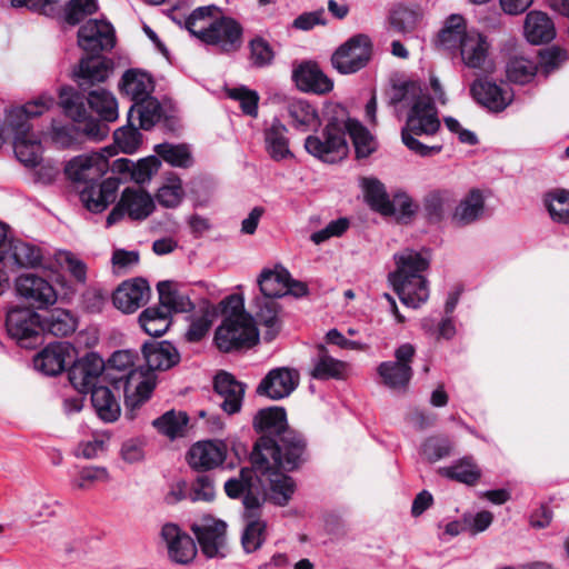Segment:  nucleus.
Here are the masks:
<instances>
[{
    "label": "nucleus",
    "instance_id": "obj_1",
    "mask_svg": "<svg viewBox=\"0 0 569 569\" xmlns=\"http://www.w3.org/2000/svg\"><path fill=\"white\" fill-rule=\"evenodd\" d=\"M307 459V440L305 436L289 429L279 437H260L250 455V461L258 470L268 472L269 499L286 506L291 499L296 485L291 477L281 470L293 471Z\"/></svg>",
    "mask_w": 569,
    "mask_h": 569
},
{
    "label": "nucleus",
    "instance_id": "obj_2",
    "mask_svg": "<svg viewBox=\"0 0 569 569\" xmlns=\"http://www.w3.org/2000/svg\"><path fill=\"white\" fill-rule=\"evenodd\" d=\"M391 103L408 108L406 126L401 130L403 144L420 157H432L442 151V143L427 144L419 137H432L440 129L438 111L432 98L420 84L405 82L393 87Z\"/></svg>",
    "mask_w": 569,
    "mask_h": 569
},
{
    "label": "nucleus",
    "instance_id": "obj_3",
    "mask_svg": "<svg viewBox=\"0 0 569 569\" xmlns=\"http://www.w3.org/2000/svg\"><path fill=\"white\" fill-rule=\"evenodd\" d=\"M60 104L63 112L74 123L62 126L52 123L48 133L50 141L59 149L76 147L82 142V138L100 141L108 136L109 128L106 123L89 114L84 98L73 89H62Z\"/></svg>",
    "mask_w": 569,
    "mask_h": 569
},
{
    "label": "nucleus",
    "instance_id": "obj_4",
    "mask_svg": "<svg viewBox=\"0 0 569 569\" xmlns=\"http://www.w3.org/2000/svg\"><path fill=\"white\" fill-rule=\"evenodd\" d=\"M134 355L129 350L112 353L106 365V378L117 391L123 390L126 416L136 417L134 411L150 397L156 387V378L144 372L142 367L132 368Z\"/></svg>",
    "mask_w": 569,
    "mask_h": 569
},
{
    "label": "nucleus",
    "instance_id": "obj_5",
    "mask_svg": "<svg viewBox=\"0 0 569 569\" xmlns=\"http://www.w3.org/2000/svg\"><path fill=\"white\" fill-rule=\"evenodd\" d=\"M219 8L214 4L198 7L186 19V29L201 42L223 53L237 51L242 43L243 29L230 17L212 19Z\"/></svg>",
    "mask_w": 569,
    "mask_h": 569
},
{
    "label": "nucleus",
    "instance_id": "obj_6",
    "mask_svg": "<svg viewBox=\"0 0 569 569\" xmlns=\"http://www.w3.org/2000/svg\"><path fill=\"white\" fill-rule=\"evenodd\" d=\"M396 270L388 279L401 302L410 308H419L429 298L428 280L423 272L429 267V259L413 249H403L393 256Z\"/></svg>",
    "mask_w": 569,
    "mask_h": 569
},
{
    "label": "nucleus",
    "instance_id": "obj_7",
    "mask_svg": "<svg viewBox=\"0 0 569 569\" xmlns=\"http://www.w3.org/2000/svg\"><path fill=\"white\" fill-rule=\"evenodd\" d=\"M36 100L16 106L6 111L0 127V148L12 137L13 152L17 160L24 167L36 168Z\"/></svg>",
    "mask_w": 569,
    "mask_h": 569
},
{
    "label": "nucleus",
    "instance_id": "obj_8",
    "mask_svg": "<svg viewBox=\"0 0 569 569\" xmlns=\"http://www.w3.org/2000/svg\"><path fill=\"white\" fill-rule=\"evenodd\" d=\"M0 262L13 273V292L19 297H34L36 250L33 246L8 236L7 224L0 222Z\"/></svg>",
    "mask_w": 569,
    "mask_h": 569
},
{
    "label": "nucleus",
    "instance_id": "obj_9",
    "mask_svg": "<svg viewBox=\"0 0 569 569\" xmlns=\"http://www.w3.org/2000/svg\"><path fill=\"white\" fill-rule=\"evenodd\" d=\"M269 491L268 472L252 468H241L237 477L224 482L226 495L231 499L242 498L243 512L252 517L262 507L264 496Z\"/></svg>",
    "mask_w": 569,
    "mask_h": 569
},
{
    "label": "nucleus",
    "instance_id": "obj_10",
    "mask_svg": "<svg viewBox=\"0 0 569 569\" xmlns=\"http://www.w3.org/2000/svg\"><path fill=\"white\" fill-rule=\"evenodd\" d=\"M345 127L343 117L330 118L322 131L306 138V151L328 163L342 159L348 152Z\"/></svg>",
    "mask_w": 569,
    "mask_h": 569
},
{
    "label": "nucleus",
    "instance_id": "obj_11",
    "mask_svg": "<svg viewBox=\"0 0 569 569\" xmlns=\"http://www.w3.org/2000/svg\"><path fill=\"white\" fill-rule=\"evenodd\" d=\"M14 297L18 303L9 308L6 318L8 336L19 348L33 351L36 349V296L24 298L14 292Z\"/></svg>",
    "mask_w": 569,
    "mask_h": 569
},
{
    "label": "nucleus",
    "instance_id": "obj_12",
    "mask_svg": "<svg viewBox=\"0 0 569 569\" xmlns=\"http://www.w3.org/2000/svg\"><path fill=\"white\" fill-rule=\"evenodd\" d=\"M259 340V332L250 315L224 317L216 329L214 342L222 352L250 348Z\"/></svg>",
    "mask_w": 569,
    "mask_h": 569
},
{
    "label": "nucleus",
    "instance_id": "obj_13",
    "mask_svg": "<svg viewBox=\"0 0 569 569\" xmlns=\"http://www.w3.org/2000/svg\"><path fill=\"white\" fill-rule=\"evenodd\" d=\"M64 267L77 283L87 284L88 266L83 260L69 250L48 251L38 246V270L49 271L62 288L68 286L66 278L59 272Z\"/></svg>",
    "mask_w": 569,
    "mask_h": 569
},
{
    "label": "nucleus",
    "instance_id": "obj_14",
    "mask_svg": "<svg viewBox=\"0 0 569 569\" xmlns=\"http://www.w3.org/2000/svg\"><path fill=\"white\" fill-rule=\"evenodd\" d=\"M372 56V42L367 34L349 38L332 54L333 68L341 74L356 73L363 69Z\"/></svg>",
    "mask_w": 569,
    "mask_h": 569
},
{
    "label": "nucleus",
    "instance_id": "obj_15",
    "mask_svg": "<svg viewBox=\"0 0 569 569\" xmlns=\"http://www.w3.org/2000/svg\"><path fill=\"white\" fill-rule=\"evenodd\" d=\"M112 153L108 148L102 152H91L73 157L64 167L67 177L76 184L84 187L94 183L109 170V157Z\"/></svg>",
    "mask_w": 569,
    "mask_h": 569
},
{
    "label": "nucleus",
    "instance_id": "obj_16",
    "mask_svg": "<svg viewBox=\"0 0 569 569\" xmlns=\"http://www.w3.org/2000/svg\"><path fill=\"white\" fill-rule=\"evenodd\" d=\"M416 349L411 343H402L395 350V361H383L377 372L381 377L383 385L392 390H406L411 378V362Z\"/></svg>",
    "mask_w": 569,
    "mask_h": 569
},
{
    "label": "nucleus",
    "instance_id": "obj_17",
    "mask_svg": "<svg viewBox=\"0 0 569 569\" xmlns=\"http://www.w3.org/2000/svg\"><path fill=\"white\" fill-rule=\"evenodd\" d=\"M202 553L211 558H224L228 553L227 523L210 516L191 526Z\"/></svg>",
    "mask_w": 569,
    "mask_h": 569
},
{
    "label": "nucleus",
    "instance_id": "obj_18",
    "mask_svg": "<svg viewBox=\"0 0 569 569\" xmlns=\"http://www.w3.org/2000/svg\"><path fill=\"white\" fill-rule=\"evenodd\" d=\"M106 370L104 360L96 352H89L72 363L68 370V378L71 386L79 392L88 395L99 386Z\"/></svg>",
    "mask_w": 569,
    "mask_h": 569
},
{
    "label": "nucleus",
    "instance_id": "obj_19",
    "mask_svg": "<svg viewBox=\"0 0 569 569\" xmlns=\"http://www.w3.org/2000/svg\"><path fill=\"white\" fill-rule=\"evenodd\" d=\"M154 210L153 199L142 190L127 188L123 190L120 201L107 217V227L120 221L124 214L132 220H143Z\"/></svg>",
    "mask_w": 569,
    "mask_h": 569
},
{
    "label": "nucleus",
    "instance_id": "obj_20",
    "mask_svg": "<svg viewBox=\"0 0 569 569\" xmlns=\"http://www.w3.org/2000/svg\"><path fill=\"white\" fill-rule=\"evenodd\" d=\"M120 179L109 177L94 183L78 186V192L83 207L92 213L103 212L118 197Z\"/></svg>",
    "mask_w": 569,
    "mask_h": 569
},
{
    "label": "nucleus",
    "instance_id": "obj_21",
    "mask_svg": "<svg viewBox=\"0 0 569 569\" xmlns=\"http://www.w3.org/2000/svg\"><path fill=\"white\" fill-rule=\"evenodd\" d=\"M114 43V29L106 20L90 19L78 30V44L87 52L99 53L110 50Z\"/></svg>",
    "mask_w": 569,
    "mask_h": 569
},
{
    "label": "nucleus",
    "instance_id": "obj_22",
    "mask_svg": "<svg viewBox=\"0 0 569 569\" xmlns=\"http://www.w3.org/2000/svg\"><path fill=\"white\" fill-rule=\"evenodd\" d=\"M160 536L166 542L171 561L179 565H189L193 561L198 552L197 545L178 525L172 522L164 523Z\"/></svg>",
    "mask_w": 569,
    "mask_h": 569
},
{
    "label": "nucleus",
    "instance_id": "obj_23",
    "mask_svg": "<svg viewBox=\"0 0 569 569\" xmlns=\"http://www.w3.org/2000/svg\"><path fill=\"white\" fill-rule=\"evenodd\" d=\"M470 92L475 100L492 112L503 111L513 99L512 91L506 84H498L487 78L473 81Z\"/></svg>",
    "mask_w": 569,
    "mask_h": 569
},
{
    "label": "nucleus",
    "instance_id": "obj_24",
    "mask_svg": "<svg viewBox=\"0 0 569 569\" xmlns=\"http://www.w3.org/2000/svg\"><path fill=\"white\" fill-rule=\"evenodd\" d=\"M486 213V197L480 189L473 188L457 202L450 221L455 227L465 228L481 221Z\"/></svg>",
    "mask_w": 569,
    "mask_h": 569
},
{
    "label": "nucleus",
    "instance_id": "obj_25",
    "mask_svg": "<svg viewBox=\"0 0 569 569\" xmlns=\"http://www.w3.org/2000/svg\"><path fill=\"white\" fill-rule=\"evenodd\" d=\"M299 383V373L296 370L279 367L271 369L261 380L257 388L260 396H266L273 400L288 397Z\"/></svg>",
    "mask_w": 569,
    "mask_h": 569
},
{
    "label": "nucleus",
    "instance_id": "obj_26",
    "mask_svg": "<svg viewBox=\"0 0 569 569\" xmlns=\"http://www.w3.org/2000/svg\"><path fill=\"white\" fill-rule=\"evenodd\" d=\"M226 457L227 445L223 441H198L188 451L189 466L197 471L214 469L224 461Z\"/></svg>",
    "mask_w": 569,
    "mask_h": 569
},
{
    "label": "nucleus",
    "instance_id": "obj_27",
    "mask_svg": "<svg viewBox=\"0 0 569 569\" xmlns=\"http://www.w3.org/2000/svg\"><path fill=\"white\" fill-rule=\"evenodd\" d=\"M150 296V287L144 279L136 278L122 282L113 292L112 301L117 309L132 313L143 306Z\"/></svg>",
    "mask_w": 569,
    "mask_h": 569
},
{
    "label": "nucleus",
    "instance_id": "obj_28",
    "mask_svg": "<svg viewBox=\"0 0 569 569\" xmlns=\"http://www.w3.org/2000/svg\"><path fill=\"white\" fill-rule=\"evenodd\" d=\"M113 71L112 60L93 54L81 59L76 72L78 84L82 91L91 89L94 84L107 81Z\"/></svg>",
    "mask_w": 569,
    "mask_h": 569
},
{
    "label": "nucleus",
    "instance_id": "obj_29",
    "mask_svg": "<svg viewBox=\"0 0 569 569\" xmlns=\"http://www.w3.org/2000/svg\"><path fill=\"white\" fill-rule=\"evenodd\" d=\"M297 87L306 92L318 94L328 93L333 88V81L323 73L316 62L300 63L292 72Z\"/></svg>",
    "mask_w": 569,
    "mask_h": 569
},
{
    "label": "nucleus",
    "instance_id": "obj_30",
    "mask_svg": "<svg viewBox=\"0 0 569 569\" xmlns=\"http://www.w3.org/2000/svg\"><path fill=\"white\" fill-rule=\"evenodd\" d=\"M142 355L146 360L147 370L153 375L156 370H168L180 361V355L177 348L169 341H150L142 346Z\"/></svg>",
    "mask_w": 569,
    "mask_h": 569
},
{
    "label": "nucleus",
    "instance_id": "obj_31",
    "mask_svg": "<svg viewBox=\"0 0 569 569\" xmlns=\"http://www.w3.org/2000/svg\"><path fill=\"white\" fill-rule=\"evenodd\" d=\"M77 317L68 309L53 308L38 313V329L54 337H67L76 331Z\"/></svg>",
    "mask_w": 569,
    "mask_h": 569
},
{
    "label": "nucleus",
    "instance_id": "obj_32",
    "mask_svg": "<svg viewBox=\"0 0 569 569\" xmlns=\"http://www.w3.org/2000/svg\"><path fill=\"white\" fill-rule=\"evenodd\" d=\"M159 302L163 310L172 312H189L194 306L190 299L189 289L176 281H160L157 286Z\"/></svg>",
    "mask_w": 569,
    "mask_h": 569
},
{
    "label": "nucleus",
    "instance_id": "obj_33",
    "mask_svg": "<svg viewBox=\"0 0 569 569\" xmlns=\"http://www.w3.org/2000/svg\"><path fill=\"white\" fill-rule=\"evenodd\" d=\"M214 391L222 398L221 408L229 415L241 409L244 385L226 371L218 372L213 380Z\"/></svg>",
    "mask_w": 569,
    "mask_h": 569
},
{
    "label": "nucleus",
    "instance_id": "obj_34",
    "mask_svg": "<svg viewBox=\"0 0 569 569\" xmlns=\"http://www.w3.org/2000/svg\"><path fill=\"white\" fill-rule=\"evenodd\" d=\"M290 281L289 271L281 264L262 269L257 279L262 297L266 298H281L288 295Z\"/></svg>",
    "mask_w": 569,
    "mask_h": 569
},
{
    "label": "nucleus",
    "instance_id": "obj_35",
    "mask_svg": "<svg viewBox=\"0 0 569 569\" xmlns=\"http://www.w3.org/2000/svg\"><path fill=\"white\" fill-rule=\"evenodd\" d=\"M460 54L463 63L472 69H486L488 64L489 43L487 37L470 30L465 36L460 46Z\"/></svg>",
    "mask_w": 569,
    "mask_h": 569
},
{
    "label": "nucleus",
    "instance_id": "obj_36",
    "mask_svg": "<svg viewBox=\"0 0 569 569\" xmlns=\"http://www.w3.org/2000/svg\"><path fill=\"white\" fill-rule=\"evenodd\" d=\"M523 32L532 44L549 42L556 37V29L549 16L541 11H530L526 16Z\"/></svg>",
    "mask_w": 569,
    "mask_h": 569
},
{
    "label": "nucleus",
    "instance_id": "obj_37",
    "mask_svg": "<svg viewBox=\"0 0 569 569\" xmlns=\"http://www.w3.org/2000/svg\"><path fill=\"white\" fill-rule=\"evenodd\" d=\"M253 427L261 437H279L280 432L289 430L287 413L282 407L260 409L253 418Z\"/></svg>",
    "mask_w": 569,
    "mask_h": 569
},
{
    "label": "nucleus",
    "instance_id": "obj_38",
    "mask_svg": "<svg viewBox=\"0 0 569 569\" xmlns=\"http://www.w3.org/2000/svg\"><path fill=\"white\" fill-rule=\"evenodd\" d=\"M88 96L79 92L84 98L88 112L94 111L101 120L112 122L118 119V102L114 96L103 89H89L86 91ZM91 116V113H89Z\"/></svg>",
    "mask_w": 569,
    "mask_h": 569
},
{
    "label": "nucleus",
    "instance_id": "obj_39",
    "mask_svg": "<svg viewBox=\"0 0 569 569\" xmlns=\"http://www.w3.org/2000/svg\"><path fill=\"white\" fill-rule=\"evenodd\" d=\"M360 187L362 188L366 202L372 210L383 216H392L395 213V206L389 198L385 184L379 179L373 177L362 178Z\"/></svg>",
    "mask_w": 569,
    "mask_h": 569
},
{
    "label": "nucleus",
    "instance_id": "obj_40",
    "mask_svg": "<svg viewBox=\"0 0 569 569\" xmlns=\"http://www.w3.org/2000/svg\"><path fill=\"white\" fill-rule=\"evenodd\" d=\"M456 202V192L449 188L430 190L423 198L422 207L426 217L431 223L443 220L447 210Z\"/></svg>",
    "mask_w": 569,
    "mask_h": 569
},
{
    "label": "nucleus",
    "instance_id": "obj_41",
    "mask_svg": "<svg viewBox=\"0 0 569 569\" xmlns=\"http://www.w3.org/2000/svg\"><path fill=\"white\" fill-rule=\"evenodd\" d=\"M70 357V345L66 342L49 343L41 352H38V361L41 370L46 376H57L61 373Z\"/></svg>",
    "mask_w": 569,
    "mask_h": 569
},
{
    "label": "nucleus",
    "instance_id": "obj_42",
    "mask_svg": "<svg viewBox=\"0 0 569 569\" xmlns=\"http://www.w3.org/2000/svg\"><path fill=\"white\" fill-rule=\"evenodd\" d=\"M120 88L126 96L130 97L132 103H136L151 97L154 86L147 72L130 69L123 73Z\"/></svg>",
    "mask_w": 569,
    "mask_h": 569
},
{
    "label": "nucleus",
    "instance_id": "obj_43",
    "mask_svg": "<svg viewBox=\"0 0 569 569\" xmlns=\"http://www.w3.org/2000/svg\"><path fill=\"white\" fill-rule=\"evenodd\" d=\"M264 143L268 154L274 161H281L292 157L289 148V139L287 137V128L277 118H274L264 130Z\"/></svg>",
    "mask_w": 569,
    "mask_h": 569
},
{
    "label": "nucleus",
    "instance_id": "obj_44",
    "mask_svg": "<svg viewBox=\"0 0 569 569\" xmlns=\"http://www.w3.org/2000/svg\"><path fill=\"white\" fill-rule=\"evenodd\" d=\"M312 366L310 375L317 380L341 379L346 370L345 362L329 355L328 349L322 345L317 348Z\"/></svg>",
    "mask_w": 569,
    "mask_h": 569
},
{
    "label": "nucleus",
    "instance_id": "obj_45",
    "mask_svg": "<svg viewBox=\"0 0 569 569\" xmlns=\"http://www.w3.org/2000/svg\"><path fill=\"white\" fill-rule=\"evenodd\" d=\"M89 392L92 406L101 420L113 422L119 418L120 403L109 387L99 385Z\"/></svg>",
    "mask_w": 569,
    "mask_h": 569
},
{
    "label": "nucleus",
    "instance_id": "obj_46",
    "mask_svg": "<svg viewBox=\"0 0 569 569\" xmlns=\"http://www.w3.org/2000/svg\"><path fill=\"white\" fill-rule=\"evenodd\" d=\"M439 473L442 477L468 486L476 485L481 477V470L471 456L462 457L450 466L440 468Z\"/></svg>",
    "mask_w": 569,
    "mask_h": 569
},
{
    "label": "nucleus",
    "instance_id": "obj_47",
    "mask_svg": "<svg viewBox=\"0 0 569 569\" xmlns=\"http://www.w3.org/2000/svg\"><path fill=\"white\" fill-rule=\"evenodd\" d=\"M137 117L139 127L143 130H150L158 123L162 117V107L152 96L141 101L132 103L128 111V122Z\"/></svg>",
    "mask_w": 569,
    "mask_h": 569
},
{
    "label": "nucleus",
    "instance_id": "obj_48",
    "mask_svg": "<svg viewBox=\"0 0 569 569\" xmlns=\"http://www.w3.org/2000/svg\"><path fill=\"white\" fill-rule=\"evenodd\" d=\"M292 126L300 131H308L320 126L317 109L306 100H291L287 107Z\"/></svg>",
    "mask_w": 569,
    "mask_h": 569
},
{
    "label": "nucleus",
    "instance_id": "obj_49",
    "mask_svg": "<svg viewBox=\"0 0 569 569\" xmlns=\"http://www.w3.org/2000/svg\"><path fill=\"white\" fill-rule=\"evenodd\" d=\"M254 319L260 326L267 328V337L272 339L279 330V303L274 298L260 297L254 300Z\"/></svg>",
    "mask_w": 569,
    "mask_h": 569
},
{
    "label": "nucleus",
    "instance_id": "obj_50",
    "mask_svg": "<svg viewBox=\"0 0 569 569\" xmlns=\"http://www.w3.org/2000/svg\"><path fill=\"white\" fill-rule=\"evenodd\" d=\"M261 508L257 509L254 516L243 512L247 521L244 531L241 537V543L247 553L258 550L266 540L267 525L260 519Z\"/></svg>",
    "mask_w": 569,
    "mask_h": 569
},
{
    "label": "nucleus",
    "instance_id": "obj_51",
    "mask_svg": "<svg viewBox=\"0 0 569 569\" xmlns=\"http://www.w3.org/2000/svg\"><path fill=\"white\" fill-rule=\"evenodd\" d=\"M467 33L469 31L466 30L463 18L459 14H451L438 34V43L447 50L459 49Z\"/></svg>",
    "mask_w": 569,
    "mask_h": 569
},
{
    "label": "nucleus",
    "instance_id": "obj_52",
    "mask_svg": "<svg viewBox=\"0 0 569 569\" xmlns=\"http://www.w3.org/2000/svg\"><path fill=\"white\" fill-rule=\"evenodd\" d=\"M154 152L171 167L187 169L193 164L191 149L186 143H159L154 146Z\"/></svg>",
    "mask_w": 569,
    "mask_h": 569
},
{
    "label": "nucleus",
    "instance_id": "obj_53",
    "mask_svg": "<svg viewBox=\"0 0 569 569\" xmlns=\"http://www.w3.org/2000/svg\"><path fill=\"white\" fill-rule=\"evenodd\" d=\"M346 134L351 138L358 158H367L376 150V140L358 120L345 119Z\"/></svg>",
    "mask_w": 569,
    "mask_h": 569
},
{
    "label": "nucleus",
    "instance_id": "obj_54",
    "mask_svg": "<svg viewBox=\"0 0 569 569\" xmlns=\"http://www.w3.org/2000/svg\"><path fill=\"white\" fill-rule=\"evenodd\" d=\"M543 204L553 222L569 224V190L558 188L547 192Z\"/></svg>",
    "mask_w": 569,
    "mask_h": 569
},
{
    "label": "nucleus",
    "instance_id": "obj_55",
    "mask_svg": "<svg viewBox=\"0 0 569 569\" xmlns=\"http://www.w3.org/2000/svg\"><path fill=\"white\" fill-rule=\"evenodd\" d=\"M139 323L147 335L160 337L170 327V315L161 307H149L139 316Z\"/></svg>",
    "mask_w": 569,
    "mask_h": 569
},
{
    "label": "nucleus",
    "instance_id": "obj_56",
    "mask_svg": "<svg viewBox=\"0 0 569 569\" xmlns=\"http://www.w3.org/2000/svg\"><path fill=\"white\" fill-rule=\"evenodd\" d=\"M421 18L419 8L397 4L390 11L389 22L391 28L402 34L412 32Z\"/></svg>",
    "mask_w": 569,
    "mask_h": 569
},
{
    "label": "nucleus",
    "instance_id": "obj_57",
    "mask_svg": "<svg viewBox=\"0 0 569 569\" xmlns=\"http://www.w3.org/2000/svg\"><path fill=\"white\" fill-rule=\"evenodd\" d=\"M184 198L182 180L176 174L170 173L162 186L158 189L156 199L164 208H177Z\"/></svg>",
    "mask_w": 569,
    "mask_h": 569
},
{
    "label": "nucleus",
    "instance_id": "obj_58",
    "mask_svg": "<svg viewBox=\"0 0 569 569\" xmlns=\"http://www.w3.org/2000/svg\"><path fill=\"white\" fill-rule=\"evenodd\" d=\"M189 418L184 412L167 411L153 420V427L162 435L174 439L183 435Z\"/></svg>",
    "mask_w": 569,
    "mask_h": 569
},
{
    "label": "nucleus",
    "instance_id": "obj_59",
    "mask_svg": "<svg viewBox=\"0 0 569 569\" xmlns=\"http://www.w3.org/2000/svg\"><path fill=\"white\" fill-rule=\"evenodd\" d=\"M537 70V63L525 57L511 58L506 67V73L509 81L520 84L531 81L536 76Z\"/></svg>",
    "mask_w": 569,
    "mask_h": 569
},
{
    "label": "nucleus",
    "instance_id": "obj_60",
    "mask_svg": "<svg viewBox=\"0 0 569 569\" xmlns=\"http://www.w3.org/2000/svg\"><path fill=\"white\" fill-rule=\"evenodd\" d=\"M53 276L43 269L38 270V310L53 306L59 299Z\"/></svg>",
    "mask_w": 569,
    "mask_h": 569
},
{
    "label": "nucleus",
    "instance_id": "obj_61",
    "mask_svg": "<svg viewBox=\"0 0 569 569\" xmlns=\"http://www.w3.org/2000/svg\"><path fill=\"white\" fill-rule=\"evenodd\" d=\"M453 445L449 438L442 436L429 437L421 446V455L429 461L436 462L452 453Z\"/></svg>",
    "mask_w": 569,
    "mask_h": 569
},
{
    "label": "nucleus",
    "instance_id": "obj_62",
    "mask_svg": "<svg viewBox=\"0 0 569 569\" xmlns=\"http://www.w3.org/2000/svg\"><path fill=\"white\" fill-rule=\"evenodd\" d=\"M97 10V0H69L64 7L63 20L70 26H77Z\"/></svg>",
    "mask_w": 569,
    "mask_h": 569
},
{
    "label": "nucleus",
    "instance_id": "obj_63",
    "mask_svg": "<svg viewBox=\"0 0 569 569\" xmlns=\"http://www.w3.org/2000/svg\"><path fill=\"white\" fill-rule=\"evenodd\" d=\"M214 315V307L206 303L202 313L192 318L189 329L186 332L187 340L190 342L200 341L208 333Z\"/></svg>",
    "mask_w": 569,
    "mask_h": 569
},
{
    "label": "nucleus",
    "instance_id": "obj_64",
    "mask_svg": "<svg viewBox=\"0 0 569 569\" xmlns=\"http://www.w3.org/2000/svg\"><path fill=\"white\" fill-rule=\"evenodd\" d=\"M113 139L122 152L131 154L137 151L141 143V133L132 119L127 126L114 131Z\"/></svg>",
    "mask_w": 569,
    "mask_h": 569
}]
</instances>
